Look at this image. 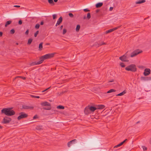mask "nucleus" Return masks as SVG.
<instances>
[{"label":"nucleus","instance_id":"f257e3e1","mask_svg":"<svg viewBox=\"0 0 151 151\" xmlns=\"http://www.w3.org/2000/svg\"><path fill=\"white\" fill-rule=\"evenodd\" d=\"M54 54V53H52L45 55L40 58V60L37 62H33L30 64V65L32 66L36 65H39L44 60L51 58L53 57Z\"/></svg>","mask_w":151,"mask_h":151},{"label":"nucleus","instance_id":"f03ea898","mask_svg":"<svg viewBox=\"0 0 151 151\" xmlns=\"http://www.w3.org/2000/svg\"><path fill=\"white\" fill-rule=\"evenodd\" d=\"M1 112L8 116H12L15 114L14 111L12 110V108H8L3 109Z\"/></svg>","mask_w":151,"mask_h":151},{"label":"nucleus","instance_id":"7ed1b4c3","mask_svg":"<svg viewBox=\"0 0 151 151\" xmlns=\"http://www.w3.org/2000/svg\"><path fill=\"white\" fill-rule=\"evenodd\" d=\"M125 69L128 71L135 72L136 70V68L135 65L132 64L126 67Z\"/></svg>","mask_w":151,"mask_h":151},{"label":"nucleus","instance_id":"20e7f679","mask_svg":"<svg viewBox=\"0 0 151 151\" xmlns=\"http://www.w3.org/2000/svg\"><path fill=\"white\" fill-rule=\"evenodd\" d=\"M142 52V50H139V49H137L134 50L131 53L130 56L131 57H133L138 55L139 53Z\"/></svg>","mask_w":151,"mask_h":151},{"label":"nucleus","instance_id":"39448f33","mask_svg":"<svg viewBox=\"0 0 151 151\" xmlns=\"http://www.w3.org/2000/svg\"><path fill=\"white\" fill-rule=\"evenodd\" d=\"M128 56L127 54H125L123 56L119 57V59L123 61L128 62L129 61L128 60Z\"/></svg>","mask_w":151,"mask_h":151},{"label":"nucleus","instance_id":"423d86ee","mask_svg":"<svg viewBox=\"0 0 151 151\" xmlns=\"http://www.w3.org/2000/svg\"><path fill=\"white\" fill-rule=\"evenodd\" d=\"M27 114L24 112H21L20 113L19 116L17 117V119L18 120H20L21 119L27 117Z\"/></svg>","mask_w":151,"mask_h":151},{"label":"nucleus","instance_id":"0eeeda50","mask_svg":"<svg viewBox=\"0 0 151 151\" xmlns=\"http://www.w3.org/2000/svg\"><path fill=\"white\" fill-rule=\"evenodd\" d=\"M11 120V119L9 117H6L3 119V123H8L10 122Z\"/></svg>","mask_w":151,"mask_h":151},{"label":"nucleus","instance_id":"6e6552de","mask_svg":"<svg viewBox=\"0 0 151 151\" xmlns=\"http://www.w3.org/2000/svg\"><path fill=\"white\" fill-rule=\"evenodd\" d=\"M150 73V70L149 69L146 68L145 70L144 74L145 76L148 75Z\"/></svg>","mask_w":151,"mask_h":151},{"label":"nucleus","instance_id":"1a4fd4ad","mask_svg":"<svg viewBox=\"0 0 151 151\" xmlns=\"http://www.w3.org/2000/svg\"><path fill=\"white\" fill-rule=\"evenodd\" d=\"M76 139H74L68 143V146L69 147H70L71 145L72 144H74L75 142L76 141Z\"/></svg>","mask_w":151,"mask_h":151},{"label":"nucleus","instance_id":"9d476101","mask_svg":"<svg viewBox=\"0 0 151 151\" xmlns=\"http://www.w3.org/2000/svg\"><path fill=\"white\" fill-rule=\"evenodd\" d=\"M62 21V17H60L58 19L57 21V22L55 24L56 26H58L60 23H61Z\"/></svg>","mask_w":151,"mask_h":151},{"label":"nucleus","instance_id":"9b49d317","mask_svg":"<svg viewBox=\"0 0 151 151\" xmlns=\"http://www.w3.org/2000/svg\"><path fill=\"white\" fill-rule=\"evenodd\" d=\"M41 105L42 106H49L50 105V104L47 102H45L42 103Z\"/></svg>","mask_w":151,"mask_h":151},{"label":"nucleus","instance_id":"f8f14e48","mask_svg":"<svg viewBox=\"0 0 151 151\" xmlns=\"http://www.w3.org/2000/svg\"><path fill=\"white\" fill-rule=\"evenodd\" d=\"M145 1V0H139L138 1H137L135 3L137 4H140L143 3Z\"/></svg>","mask_w":151,"mask_h":151},{"label":"nucleus","instance_id":"ddd939ff","mask_svg":"<svg viewBox=\"0 0 151 151\" xmlns=\"http://www.w3.org/2000/svg\"><path fill=\"white\" fill-rule=\"evenodd\" d=\"M103 4L102 3H98L96 5V8L100 7L102 6Z\"/></svg>","mask_w":151,"mask_h":151},{"label":"nucleus","instance_id":"4468645a","mask_svg":"<svg viewBox=\"0 0 151 151\" xmlns=\"http://www.w3.org/2000/svg\"><path fill=\"white\" fill-rule=\"evenodd\" d=\"M127 139H125L124 140L123 142H121L118 145H116V146H115L114 147H119L120 146H121V145H122L125 142V141L127 140Z\"/></svg>","mask_w":151,"mask_h":151},{"label":"nucleus","instance_id":"2eb2a0df","mask_svg":"<svg viewBox=\"0 0 151 151\" xmlns=\"http://www.w3.org/2000/svg\"><path fill=\"white\" fill-rule=\"evenodd\" d=\"M90 110L92 111H93L96 109V108L93 106H91L89 108Z\"/></svg>","mask_w":151,"mask_h":151},{"label":"nucleus","instance_id":"dca6fc26","mask_svg":"<svg viewBox=\"0 0 151 151\" xmlns=\"http://www.w3.org/2000/svg\"><path fill=\"white\" fill-rule=\"evenodd\" d=\"M12 22V21H7L6 23V24H5V27H6L8 25L10 24Z\"/></svg>","mask_w":151,"mask_h":151},{"label":"nucleus","instance_id":"f3484780","mask_svg":"<svg viewBox=\"0 0 151 151\" xmlns=\"http://www.w3.org/2000/svg\"><path fill=\"white\" fill-rule=\"evenodd\" d=\"M115 29H110L106 31V33H109L111 32H113V31H114V30Z\"/></svg>","mask_w":151,"mask_h":151},{"label":"nucleus","instance_id":"a211bd4d","mask_svg":"<svg viewBox=\"0 0 151 151\" xmlns=\"http://www.w3.org/2000/svg\"><path fill=\"white\" fill-rule=\"evenodd\" d=\"M115 91L113 89H111L107 92V93H109L113 92H115Z\"/></svg>","mask_w":151,"mask_h":151},{"label":"nucleus","instance_id":"6ab92c4d","mask_svg":"<svg viewBox=\"0 0 151 151\" xmlns=\"http://www.w3.org/2000/svg\"><path fill=\"white\" fill-rule=\"evenodd\" d=\"M48 2L50 4L54 5L55 4L53 0H48Z\"/></svg>","mask_w":151,"mask_h":151},{"label":"nucleus","instance_id":"aec40b11","mask_svg":"<svg viewBox=\"0 0 151 151\" xmlns=\"http://www.w3.org/2000/svg\"><path fill=\"white\" fill-rule=\"evenodd\" d=\"M57 108L58 109H64V107L63 106H61V105H59V106H57Z\"/></svg>","mask_w":151,"mask_h":151},{"label":"nucleus","instance_id":"412c9836","mask_svg":"<svg viewBox=\"0 0 151 151\" xmlns=\"http://www.w3.org/2000/svg\"><path fill=\"white\" fill-rule=\"evenodd\" d=\"M125 93V92L124 91L122 92H121L118 94L116 96H121L123 95Z\"/></svg>","mask_w":151,"mask_h":151},{"label":"nucleus","instance_id":"4be33fe9","mask_svg":"<svg viewBox=\"0 0 151 151\" xmlns=\"http://www.w3.org/2000/svg\"><path fill=\"white\" fill-rule=\"evenodd\" d=\"M32 39L31 38L29 39L28 41L27 44L29 45L32 42Z\"/></svg>","mask_w":151,"mask_h":151},{"label":"nucleus","instance_id":"5701e85b","mask_svg":"<svg viewBox=\"0 0 151 151\" xmlns=\"http://www.w3.org/2000/svg\"><path fill=\"white\" fill-rule=\"evenodd\" d=\"M104 108V105H100L99 106V109H102Z\"/></svg>","mask_w":151,"mask_h":151},{"label":"nucleus","instance_id":"b1692460","mask_svg":"<svg viewBox=\"0 0 151 151\" xmlns=\"http://www.w3.org/2000/svg\"><path fill=\"white\" fill-rule=\"evenodd\" d=\"M91 17L90 13H88L87 14V18L88 19H89Z\"/></svg>","mask_w":151,"mask_h":151},{"label":"nucleus","instance_id":"393cba45","mask_svg":"<svg viewBox=\"0 0 151 151\" xmlns=\"http://www.w3.org/2000/svg\"><path fill=\"white\" fill-rule=\"evenodd\" d=\"M53 19H55L57 17V15L56 14H53L52 15Z\"/></svg>","mask_w":151,"mask_h":151},{"label":"nucleus","instance_id":"a878e982","mask_svg":"<svg viewBox=\"0 0 151 151\" xmlns=\"http://www.w3.org/2000/svg\"><path fill=\"white\" fill-rule=\"evenodd\" d=\"M42 48V43H41L39 45V48L41 49Z\"/></svg>","mask_w":151,"mask_h":151},{"label":"nucleus","instance_id":"bb28decb","mask_svg":"<svg viewBox=\"0 0 151 151\" xmlns=\"http://www.w3.org/2000/svg\"><path fill=\"white\" fill-rule=\"evenodd\" d=\"M14 32L15 30H14V29H12V30L10 31V33L12 34H14Z\"/></svg>","mask_w":151,"mask_h":151},{"label":"nucleus","instance_id":"cd10ccee","mask_svg":"<svg viewBox=\"0 0 151 151\" xmlns=\"http://www.w3.org/2000/svg\"><path fill=\"white\" fill-rule=\"evenodd\" d=\"M40 26V24H37L35 25V27L36 28H39Z\"/></svg>","mask_w":151,"mask_h":151},{"label":"nucleus","instance_id":"c85d7f7f","mask_svg":"<svg viewBox=\"0 0 151 151\" xmlns=\"http://www.w3.org/2000/svg\"><path fill=\"white\" fill-rule=\"evenodd\" d=\"M31 96L32 97H33V98H38V99L40 98V96H38L31 95Z\"/></svg>","mask_w":151,"mask_h":151},{"label":"nucleus","instance_id":"c756f323","mask_svg":"<svg viewBox=\"0 0 151 151\" xmlns=\"http://www.w3.org/2000/svg\"><path fill=\"white\" fill-rule=\"evenodd\" d=\"M39 33V31H37L34 34V36L35 37H36L37 34H38Z\"/></svg>","mask_w":151,"mask_h":151},{"label":"nucleus","instance_id":"7c9ffc66","mask_svg":"<svg viewBox=\"0 0 151 151\" xmlns=\"http://www.w3.org/2000/svg\"><path fill=\"white\" fill-rule=\"evenodd\" d=\"M68 15H69V16L71 17H73V15L72 13H69L68 14Z\"/></svg>","mask_w":151,"mask_h":151},{"label":"nucleus","instance_id":"2f4dec72","mask_svg":"<svg viewBox=\"0 0 151 151\" xmlns=\"http://www.w3.org/2000/svg\"><path fill=\"white\" fill-rule=\"evenodd\" d=\"M142 147L144 150H147V148L145 146H142Z\"/></svg>","mask_w":151,"mask_h":151},{"label":"nucleus","instance_id":"473e14b6","mask_svg":"<svg viewBox=\"0 0 151 151\" xmlns=\"http://www.w3.org/2000/svg\"><path fill=\"white\" fill-rule=\"evenodd\" d=\"M67 32V30L66 29H63V34H65L66 32Z\"/></svg>","mask_w":151,"mask_h":151},{"label":"nucleus","instance_id":"72a5a7b5","mask_svg":"<svg viewBox=\"0 0 151 151\" xmlns=\"http://www.w3.org/2000/svg\"><path fill=\"white\" fill-rule=\"evenodd\" d=\"M120 65L122 67H124L125 66L124 64L123 63H121L120 64Z\"/></svg>","mask_w":151,"mask_h":151},{"label":"nucleus","instance_id":"f704fd0d","mask_svg":"<svg viewBox=\"0 0 151 151\" xmlns=\"http://www.w3.org/2000/svg\"><path fill=\"white\" fill-rule=\"evenodd\" d=\"M19 24L20 25L22 23V22L21 20H19L18 22Z\"/></svg>","mask_w":151,"mask_h":151},{"label":"nucleus","instance_id":"c9c22d12","mask_svg":"<svg viewBox=\"0 0 151 151\" xmlns=\"http://www.w3.org/2000/svg\"><path fill=\"white\" fill-rule=\"evenodd\" d=\"M83 10L85 12H89L90 10H88L87 9H83Z\"/></svg>","mask_w":151,"mask_h":151},{"label":"nucleus","instance_id":"e433bc0d","mask_svg":"<svg viewBox=\"0 0 151 151\" xmlns=\"http://www.w3.org/2000/svg\"><path fill=\"white\" fill-rule=\"evenodd\" d=\"M44 24V22L43 21H42L40 23V24L41 25H43Z\"/></svg>","mask_w":151,"mask_h":151},{"label":"nucleus","instance_id":"4c0bfd02","mask_svg":"<svg viewBox=\"0 0 151 151\" xmlns=\"http://www.w3.org/2000/svg\"><path fill=\"white\" fill-rule=\"evenodd\" d=\"M80 25L78 24L77 25L76 28H80Z\"/></svg>","mask_w":151,"mask_h":151},{"label":"nucleus","instance_id":"58836bf2","mask_svg":"<svg viewBox=\"0 0 151 151\" xmlns=\"http://www.w3.org/2000/svg\"><path fill=\"white\" fill-rule=\"evenodd\" d=\"M113 7H111L109 8V11H111L113 9Z\"/></svg>","mask_w":151,"mask_h":151},{"label":"nucleus","instance_id":"ea45409f","mask_svg":"<svg viewBox=\"0 0 151 151\" xmlns=\"http://www.w3.org/2000/svg\"><path fill=\"white\" fill-rule=\"evenodd\" d=\"M28 33H29V31H28V30H27L26 31V32H25V34H26V35H28Z\"/></svg>","mask_w":151,"mask_h":151},{"label":"nucleus","instance_id":"a19ab883","mask_svg":"<svg viewBox=\"0 0 151 151\" xmlns=\"http://www.w3.org/2000/svg\"><path fill=\"white\" fill-rule=\"evenodd\" d=\"M50 87H49L48 88H47L45 90H43V91H42V92H45V91H47V90Z\"/></svg>","mask_w":151,"mask_h":151},{"label":"nucleus","instance_id":"79ce46f5","mask_svg":"<svg viewBox=\"0 0 151 151\" xmlns=\"http://www.w3.org/2000/svg\"><path fill=\"white\" fill-rule=\"evenodd\" d=\"M14 7H20V6H19V5H14Z\"/></svg>","mask_w":151,"mask_h":151},{"label":"nucleus","instance_id":"37998d69","mask_svg":"<svg viewBox=\"0 0 151 151\" xmlns=\"http://www.w3.org/2000/svg\"><path fill=\"white\" fill-rule=\"evenodd\" d=\"M37 118V115H35L33 117V119H36Z\"/></svg>","mask_w":151,"mask_h":151},{"label":"nucleus","instance_id":"c03bdc74","mask_svg":"<svg viewBox=\"0 0 151 151\" xmlns=\"http://www.w3.org/2000/svg\"><path fill=\"white\" fill-rule=\"evenodd\" d=\"M2 32H0V37H1L2 36Z\"/></svg>","mask_w":151,"mask_h":151},{"label":"nucleus","instance_id":"a18cd8bd","mask_svg":"<svg viewBox=\"0 0 151 151\" xmlns=\"http://www.w3.org/2000/svg\"><path fill=\"white\" fill-rule=\"evenodd\" d=\"M33 107H29L28 108H27V109H33Z\"/></svg>","mask_w":151,"mask_h":151},{"label":"nucleus","instance_id":"49530a36","mask_svg":"<svg viewBox=\"0 0 151 151\" xmlns=\"http://www.w3.org/2000/svg\"><path fill=\"white\" fill-rule=\"evenodd\" d=\"M104 44H105V43L103 42L102 44H100V45H104Z\"/></svg>","mask_w":151,"mask_h":151},{"label":"nucleus","instance_id":"de8ad7c7","mask_svg":"<svg viewBox=\"0 0 151 151\" xmlns=\"http://www.w3.org/2000/svg\"><path fill=\"white\" fill-rule=\"evenodd\" d=\"M145 78H144V77H141V79L142 80H145Z\"/></svg>","mask_w":151,"mask_h":151},{"label":"nucleus","instance_id":"09e8293b","mask_svg":"<svg viewBox=\"0 0 151 151\" xmlns=\"http://www.w3.org/2000/svg\"><path fill=\"white\" fill-rule=\"evenodd\" d=\"M63 25H62L60 26V28H63Z\"/></svg>","mask_w":151,"mask_h":151},{"label":"nucleus","instance_id":"8fccbe9b","mask_svg":"<svg viewBox=\"0 0 151 151\" xmlns=\"http://www.w3.org/2000/svg\"><path fill=\"white\" fill-rule=\"evenodd\" d=\"M79 29H76V32H78L79 30Z\"/></svg>","mask_w":151,"mask_h":151},{"label":"nucleus","instance_id":"3c124183","mask_svg":"<svg viewBox=\"0 0 151 151\" xmlns=\"http://www.w3.org/2000/svg\"><path fill=\"white\" fill-rule=\"evenodd\" d=\"M19 77V76H18L17 77ZM22 78H23V79H25V78L24 77H22Z\"/></svg>","mask_w":151,"mask_h":151},{"label":"nucleus","instance_id":"603ef678","mask_svg":"<svg viewBox=\"0 0 151 151\" xmlns=\"http://www.w3.org/2000/svg\"><path fill=\"white\" fill-rule=\"evenodd\" d=\"M58 0H54V1L55 2H57Z\"/></svg>","mask_w":151,"mask_h":151},{"label":"nucleus","instance_id":"864d4df0","mask_svg":"<svg viewBox=\"0 0 151 151\" xmlns=\"http://www.w3.org/2000/svg\"><path fill=\"white\" fill-rule=\"evenodd\" d=\"M99 12V10H97L96 11V12Z\"/></svg>","mask_w":151,"mask_h":151},{"label":"nucleus","instance_id":"5fc2aeb1","mask_svg":"<svg viewBox=\"0 0 151 151\" xmlns=\"http://www.w3.org/2000/svg\"><path fill=\"white\" fill-rule=\"evenodd\" d=\"M86 109H85V112H86Z\"/></svg>","mask_w":151,"mask_h":151},{"label":"nucleus","instance_id":"6e6d98bb","mask_svg":"<svg viewBox=\"0 0 151 151\" xmlns=\"http://www.w3.org/2000/svg\"><path fill=\"white\" fill-rule=\"evenodd\" d=\"M150 143L151 144V138L150 139Z\"/></svg>","mask_w":151,"mask_h":151},{"label":"nucleus","instance_id":"4d7b16f0","mask_svg":"<svg viewBox=\"0 0 151 151\" xmlns=\"http://www.w3.org/2000/svg\"><path fill=\"white\" fill-rule=\"evenodd\" d=\"M47 109H50V108Z\"/></svg>","mask_w":151,"mask_h":151},{"label":"nucleus","instance_id":"13d9d810","mask_svg":"<svg viewBox=\"0 0 151 151\" xmlns=\"http://www.w3.org/2000/svg\"><path fill=\"white\" fill-rule=\"evenodd\" d=\"M114 28L116 29V28H117V27H115V28Z\"/></svg>","mask_w":151,"mask_h":151},{"label":"nucleus","instance_id":"bf43d9fd","mask_svg":"<svg viewBox=\"0 0 151 151\" xmlns=\"http://www.w3.org/2000/svg\"><path fill=\"white\" fill-rule=\"evenodd\" d=\"M113 81H110V82H113Z\"/></svg>","mask_w":151,"mask_h":151},{"label":"nucleus","instance_id":"052dcab7","mask_svg":"<svg viewBox=\"0 0 151 151\" xmlns=\"http://www.w3.org/2000/svg\"><path fill=\"white\" fill-rule=\"evenodd\" d=\"M85 17L84 18V19H85Z\"/></svg>","mask_w":151,"mask_h":151}]
</instances>
